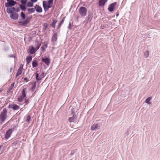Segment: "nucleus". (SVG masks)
Returning <instances> with one entry per match:
<instances>
[{
    "label": "nucleus",
    "mask_w": 160,
    "mask_h": 160,
    "mask_svg": "<svg viewBox=\"0 0 160 160\" xmlns=\"http://www.w3.org/2000/svg\"><path fill=\"white\" fill-rule=\"evenodd\" d=\"M20 16L21 18L18 22L21 26H26L32 18V17L30 16L26 17L25 14L23 12L21 13Z\"/></svg>",
    "instance_id": "nucleus-1"
},
{
    "label": "nucleus",
    "mask_w": 160,
    "mask_h": 160,
    "mask_svg": "<svg viewBox=\"0 0 160 160\" xmlns=\"http://www.w3.org/2000/svg\"><path fill=\"white\" fill-rule=\"evenodd\" d=\"M8 111L6 108L3 109L0 115V119L2 122H4L7 118Z\"/></svg>",
    "instance_id": "nucleus-2"
},
{
    "label": "nucleus",
    "mask_w": 160,
    "mask_h": 160,
    "mask_svg": "<svg viewBox=\"0 0 160 160\" xmlns=\"http://www.w3.org/2000/svg\"><path fill=\"white\" fill-rule=\"evenodd\" d=\"M102 126V124L101 122H95L92 126L91 130L92 131H96L99 129Z\"/></svg>",
    "instance_id": "nucleus-3"
},
{
    "label": "nucleus",
    "mask_w": 160,
    "mask_h": 160,
    "mask_svg": "<svg viewBox=\"0 0 160 160\" xmlns=\"http://www.w3.org/2000/svg\"><path fill=\"white\" fill-rule=\"evenodd\" d=\"M79 13L82 17H84L86 15L87 9L86 8L83 7H81L79 9Z\"/></svg>",
    "instance_id": "nucleus-4"
},
{
    "label": "nucleus",
    "mask_w": 160,
    "mask_h": 160,
    "mask_svg": "<svg viewBox=\"0 0 160 160\" xmlns=\"http://www.w3.org/2000/svg\"><path fill=\"white\" fill-rule=\"evenodd\" d=\"M7 2L5 3V6L6 7H8L12 6H14L16 4V2L14 1V0H7Z\"/></svg>",
    "instance_id": "nucleus-5"
},
{
    "label": "nucleus",
    "mask_w": 160,
    "mask_h": 160,
    "mask_svg": "<svg viewBox=\"0 0 160 160\" xmlns=\"http://www.w3.org/2000/svg\"><path fill=\"white\" fill-rule=\"evenodd\" d=\"M9 108H12L14 110H18L20 109V106L16 104H9L8 107Z\"/></svg>",
    "instance_id": "nucleus-6"
},
{
    "label": "nucleus",
    "mask_w": 160,
    "mask_h": 160,
    "mask_svg": "<svg viewBox=\"0 0 160 160\" xmlns=\"http://www.w3.org/2000/svg\"><path fill=\"white\" fill-rule=\"evenodd\" d=\"M116 4V2H114L110 4L108 8V11L110 12L113 11L114 10Z\"/></svg>",
    "instance_id": "nucleus-7"
},
{
    "label": "nucleus",
    "mask_w": 160,
    "mask_h": 160,
    "mask_svg": "<svg viewBox=\"0 0 160 160\" xmlns=\"http://www.w3.org/2000/svg\"><path fill=\"white\" fill-rule=\"evenodd\" d=\"M12 132V129H9L7 131L5 136V138L6 139H8L11 136Z\"/></svg>",
    "instance_id": "nucleus-8"
},
{
    "label": "nucleus",
    "mask_w": 160,
    "mask_h": 160,
    "mask_svg": "<svg viewBox=\"0 0 160 160\" xmlns=\"http://www.w3.org/2000/svg\"><path fill=\"white\" fill-rule=\"evenodd\" d=\"M10 17L13 20H17L18 18V15L15 12H13L10 14Z\"/></svg>",
    "instance_id": "nucleus-9"
},
{
    "label": "nucleus",
    "mask_w": 160,
    "mask_h": 160,
    "mask_svg": "<svg viewBox=\"0 0 160 160\" xmlns=\"http://www.w3.org/2000/svg\"><path fill=\"white\" fill-rule=\"evenodd\" d=\"M36 11L38 13H41L42 12V9L41 7L39 5L36 4L34 6Z\"/></svg>",
    "instance_id": "nucleus-10"
},
{
    "label": "nucleus",
    "mask_w": 160,
    "mask_h": 160,
    "mask_svg": "<svg viewBox=\"0 0 160 160\" xmlns=\"http://www.w3.org/2000/svg\"><path fill=\"white\" fill-rule=\"evenodd\" d=\"M42 61L47 65H49L50 63V59L48 58H42Z\"/></svg>",
    "instance_id": "nucleus-11"
},
{
    "label": "nucleus",
    "mask_w": 160,
    "mask_h": 160,
    "mask_svg": "<svg viewBox=\"0 0 160 160\" xmlns=\"http://www.w3.org/2000/svg\"><path fill=\"white\" fill-rule=\"evenodd\" d=\"M29 53L30 54L32 55L34 53L37 51L36 49L32 46L29 47Z\"/></svg>",
    "instance_id": "nucleus-12"
},
{
    "label": "nucleus",
    "mask_w": 160,
    "mask_h": 160,
    "mask_svg": "<svg viewBox=\"0 0 160 160\" xmlns=\"http://www.w3.org/2000/svg\"><path fill=\"white\" fill-rule=\"evenodd\" d=\"M58 33L57 32L55 33L52 36V41L53 42L56 41L57 39Z\"/></svg>",
    "instance_id": "nucleus-13"
},
{
    "label": "nucleus",
    "mask_w": 160,
    "mask_h": 160,
    "mask_svg": "<svg viewBox=\"0 0 160 160\" xmlns=\"http://www.w3.org/2000/svg\"><path fill=\"white\" fill-rule=\"evenodd\" d=\"M23 66H22V67H21V66H20L17 73L16 76V77L22 74V69H23Z\"/></svg>",
    "instance_id": "nucleus-14"
},
{
    "label": "nucleus",
    "mask_w": 160,
    "mask_h": 160,
    "mask_svg": "<svg viewBox=\"0 0 160 160\" xmlns=\"http://www.w3.org/2000/svg\"><path fill=\"white\" fill-rule=\"evenodd\" d=\"M43 6L44 8V9L45 12L48 10V5L45 2V1H43Z\"/></svg>",
    "instance_id": "nucleus-15"
},
{
    "label": "nucleus",
    "mask_w": 160,
    "mask_h": 160,
    "mask_svg": "<svg viewBox=\"0 0 160 160\" xmlns=\"http://www.w3.org/2000/svg\"><path fill=\"white\" fill-rule=\"evenodd\" d=\"M108 0H100L98 2L99 5L100 6H103Z\"/></svg>",
    "instance_id": "nucleus-16"
},
{
    "label": "nucleus",
    "mask_w": 160,
    "mask_h": 160,
    "mask_svg": "<svg viewBox=\"0 0 160 160\" xmlns=\"http://www.w3.org/2000/svg\"><path fill=\"white\" fill-rule=\"evenodd\" d=\"M38 63L36 60H34L32 63V67L33 68L37 67L38 66Z\"/></svg>",
    "instance_id": "nucleus-17"
},
{
    "label": "nucleus",
    "mask_w": 160,
    "mask_h": 160,
    "mask_svg": "<svg viewBox=\"0 0 160 160\" xmlns=\"http://www.w3.org/2000/svg\"><path fill=\"white\" fill-rule=\"evenodd\" d=\"M32 59V56H29L27 57L26 58L27 64H28L31 61Z\"/></svg>",
    "instance_id": "nucleus-18"
},
{
    "label": "nucleus",
    "mask_w": 160,
    "mask_h": 160,
    "mask_svg": "<svg viewBox=\"0 0 160 160\" xmlns=\"http://www.w3.org/2000/svg\"><path fill=\"white\" fill-rule=\"evenodd\" d=\"M27 91V88H24L23 89L22 92V95L21 96L22 97L25 98L26 96V92Z\"/></svg>",
    "instance_id": "nucleus-19"
},
{
    "label": "nucleus",
    "mask_w": 160,
    "mask_h": 160,
    "mask_svg": "<svg viewBox=\"0 0 160 160\" xmlns=\"http://www.w3.org/2000/svg\"><path fill=\"white\" fill-rule=\"evenodd\" d=\"M57 20L56 19H54L53 20L52 22L50 24V25L52 26L54 28H55L56 24L57 22Z\"/></svg>",
    "instance_id": "nucleus-20"
},
{
    "label": "nucleus",
    "mask_w": 160,
    "mask_h": 160,
    "mask_svg": "<svg viewBox=\"0 0 160 160\" xmlns=\"http://www.w3.org/2000/svg\"><path fill=\"white\" fill-rule=\"evenodd\" d=\"M36 46L35 49L37 51L39 49L41 46V43H40L38 42H36Z\"/></svg>",
    "instance_id": "nucleus-21"
},
{
    "label": "nucleus",
    "mask_w": 160,
    "mask_h": 160,
    "mask_svg": "<svg viewBox=\"0 0 160 160\" xmlns=\"http://www.w3.org/2000/svg\"><path fill=\"white\" fill-rule=\"evenodd\" d=\"M65 18V17H63L61 21H60L59 24L58 25V29H59L61 27V25L63 23L64 21V19Z\"/></svg>",
    "instance_id": "nucleus-22"
},
{
    "label": "nucleus",
    "mask_w": 160,
    "mask_h": 160,
    "mask_svg": "<svg viewBox=\"0 0 160 160\" xmlns=\"http://www.w3.org/2000/svg\"><path fill=\"white\" fill-rule=\"evenodd\" d=\"M76 120L74 117L69 118L68 119V121L70 122H74Z\"/></svg>",
    "instance_id": "nucleus-23"
},
{
    "label": "nucleus",
    "mask_w": 160,
    "mask_h": 160,
    "mask_svg": "<svg viewBox=\"0 0 160 160\" xmlns=\"http://www.w3.org/2000/svg\"><path fill=\"white\" fill-rule=\"evenodd\" d=\"M38 71H37V72L35 73L36 79L37 81H39L41 80V78H40V76L39 77V73H38Z\"/></svg>",
    "instance_id": "nucleus-24"
},
{
    "label": "nucleus",
    "mask_w": 160,
    "mask_h": 160,
    "mask_svg": "<svg viewBox=\"0 0 160 160\" xmlns=\"http://www.w3.org/2000/svg\"><path fill=\"white\" fill-rule=\"evenodd\" d=\"M149 53V51L148 50H147L145 52L144 55L145 58H147L148 57Z\"/></svg>",
    "instance_id": "nucleus-25"
},
{
    "label": "nucleus",
    "mask_w": 160,
    "mask_h": 160,
    "mask_svg": "<svg viewBox=\"0 0 160 160\" xmlns=\"http://www.w3.org/2000/svg\"><path fill=\"white\" fill-rule=\"evenodd\" d=\"M35 8H28V11L30 13H33L35 11Z\"/></svg>",
    "instance_id": "nucleus-26"
},
{
    "label": "nucleus",
    "mask_w": 160,
    "mask_h": 160,
    "mask_svg": "<svg viewBox=\"0 0 160 160\" xmlns=\"http://www.w3.org/2000/svg\"><path fill=\"white\" fill-rule=\"evenodd\" d=\"M151 97H148L146 99L145 101V102L148 104H150V101L151 100Z\"/></svg>",
    "instance_id": "nucleus-27"
},
{
    "label": "nucleus",
    "mask_w": 160,
    "mask_h": 160,
    "mask_svg": "<svg viewBox=\"0 0 160 160\" xmlns=\"http://www.w3.org/2000/svg\"><path fill=\"white\" fill-rule=\"evenodd\" d=\"M36 87V82H35L34 83L33 85L32 86L31 88V91L32 92H33L35 91V88Z\"/></svg>",
    "instance_id": "nucleus-28"
},
{
    "label": "nucleus",
    "mask_w": 160,
    "mask_h": 160,
    "mask_svg": "<svg viewBox=\"0 0 160 160\" xmlns=\"http://www.w3.org/2000/svg\"><path fill=\"white\" fill-rule=\"evenodd\" d=\"M33 2H28L27 3V6L28 7H32L33 6Z\"/></svg>",
    "instance_id": "nucleus-29"
},
{
    "label": "nucleus",
    "mask_w": 160,
    "mask_h": 160,
    "mask_svg": "<svg viewBox=\"0 0 160 160\" xmlns=\"http://www.w3.org/2000/svg\"><path fill=\"white\" fill-rule=\"evenodd\" d=\"M20 7L21 9L23 11H25L26 10V8L25 5H20Z\"/></svg>",
    "instance_id": "nucleus-30"
},
{
    "label": "nucleus",
    "mask_w": 160,
    "mask_h": 160,
    "mask_svg": "<svg viewBox=\"0 0 160 160\" xmlns=\"http://www.w3.org/2000/svg\"><path fill=\"white\" fill-rule=\"evenodd\" d=\"M7 12L8 13H10V14L13 12L11 8H7Z\"/></svg>",
    "instance_id": "nucleus-31"
},
{
    "label": "nucleus",
    "mask_w": 160,
    "mask_h": 160,
    "mask_svg": "<svg viewBox=\"0 0 160 160\" xmlns=\"http://www.w3.org/2000/svg\"><path fill=\"white\" fill-rule=\"evenodd\" d=\"M31 119V116L30 115H28L27 117V119L26 120V122H29Z\"/></svg>",
    "instance_id": "nucleus-32"
},
{
    "label": "nucleus",
    "mask_w": 160,
    "mask_h": 160,
    "mask_svg": "<svg viewBox=\"0 0 160 160\" xmlns=\"http://www.w3.org/2000/svg\"><path fill=\"white\" fill-rule=\"evenodd\" d=\"M45 75L46 74L44 72H42L40 76V78L41 79V78H44L45 76Z\"/></svg>",
    "instance_id": "nucleus-33"
},
{
    "label": "nucleus",
    "mask_w": 160,
    "mask_h": 160,
    "mask_svg": "<svg viewBox=\"0 0 160 160\" xmlns=\"http://www.w3.org/2000/svg\"><path fill=\"white\" fill-rule=\"evenodd\" d=\"M15 83H13L11 85V86L9 87V90H11L14 87V85Z\"/></svg>",
    "instance_id": "nucleus-34"
},
{
    "label": "nucleus",
    "mask_w": 160,
    "mask_h": 160,
    "mask_svg": "<svg viewBox=\"0 0 160 160\" xmlns=\"http://www.w3.org/2000/svg\"><path fill=\"white\" fill-rule=\"evenodd\" d=\"M24 98L22 97V96H21L20 98H18V100L19 102H21L23 99Z\"/></svg>",
    "instance_id": "nucleus-35"
},
{
    "label": "nucleus",
    "mask_w": 160,
    "mask_h": 160,
    "mask_svg": "<svg viewBox=\"0 0 160 160\" xmlns=\"http://www.w3.org/2000/svg\"><path fill=\"white\" fill-rule=\"evenodd\" d=\"M22 4H25L26 3L27 0H21Z\"/></svg>",
    "instance_id": "nucleus-36"
},
{
    "label": "nucleus",
    "mask_w": 160,
    "mask_h": 160,
    "mask_svg": "<svg viewBox=\"0 0 160 160\" xmlns=\"http://www.w3.org/2000/svg\"><path fill=\"white\" fill-rule=\"evenodd\" d=\"M53 2V0H49L48 2V4H52Z\"/></svg>",
    "instance_id": "nucleus-37"
},
{
    "label": "nucleus",
    "mask_w": 160,
    "mask_h": 160,
    "mask_svg": "<svg viewBox=\"0 0 160 160\" xmlns=\"http://www.w3.org/2000/svg\"><path fill=\"white\" fill-rule=\"evenodd\" d=\"M29 102V101L28 99H26L25 100V105H27V104Z\"/></svg>",
    "instance_id": "nucleus-38"
},
{
    "label": "nucleus",
    "mask_w": 160,
    "mask_h": 160,
    "mask_svg": "<svg viewBox=\"0 0 160 160\" xmlns=\"http://www.w3.org/2000/svg\"><path fill=\"white\" fill-rule=\"evenodd\" d=\"M23 78L24 79V81H25L26 82H27L29 81L28 78Z\"/></svg>",
    "instance_id": "nucleus-39"
},
{
    "label": "nucleus",
    "mask_w": 160,
    "mask_h": 160,
    "mask_svg": "<svg viewBox=\"0 0 160 160\" xmlns=\"http://www.w3.org/2000/svg\"><path fill=\"white\" fill-rule=\"evenodd\" d=\"M45 48H46L44 47V46H42L41 48V49L42 51H45L46 50Z\"/></svg>",
    "instance_id": "nucleus-40"
},
{
    "label": "nucleus",
    "mask_w": 160,
    "mask_h": 160,
    "mask_svg": "<svg viewBox=\"0 0 160 160\" xmlns=\"http://www.w3.org/2000/svg\"><path fill=\"white\" fill-rule=\"evenodd\" d=\"M11 8L12 11V12H13L15 11L16 10V8L14 7H12Z\"/></svg>",
    "instance_id": "nucleus-41"
},
{
    "label": "nucleus",
    "mask_w": 160,
    "mask_h": 160,
    "mask_svg": "<svg viewBox=\"0 0 160 160\" xmlns=\"http://www.w3.org/2000/svg\"><path fill=\"white\" fill-rule=\"evenodd\" d=\"M16 12H18L20 11V9L19 8H18L17 9H16L15 11Z\"/></svg>",
    "instance_id": "nucleus-42"
},
{
    "label": "nucleus",
    "mask_w": 160,
    "mask_h": 160,
    "mask_svg": "<svg viewBox=\"0 0 160 160\" xmlns=\"http://www.w3.org/2000/svg\"><path fill=\"white\" fill-rule=\"evenodd\" d=\"M32 2H37L38 0H30Z\"/></svg>",
    "instance_id": "nucleus-43"
},
{
    "label": "nucleus",
    "mask_w": 160,
    "mask_h": 160,
    "mask_svg": "<svg viewBox=\"0 0 160 160\" xmlns=\"http://www.w3.org/2000/svg\"><path fill=\"white\" fill-rule=\"evenodd\" d=\"M71 24V22H70L69 23V26L68 27V28L69 29H71V28H70Z\"/></svg>",
    "instance_id": "nucleus-44"
},
{
    "label": "nucleus",
    "mask_w": 160,
    "mask_h": 160,
    "mask_svg": "<svg viewBox=\"0 0 160 160\" xmlns=\"http://www.w3.org/2000/svg\"><path fill=\"white\" fill-rule=\"evenodd\" d=\"M44 26L46 27L44 29V28H43L44 29H46V28H47L48 27V25L47 24H45L44 25Z\"/></svg>",
    "instance_id": "nucleus-45"
},
{
    "label": "nucleus",
    "mask_w": 160,
    "mask_h": 160,
    "mask_svg": "<svg viewBox=\"0 0 160 160\" xmlns=\"http://www.w3.org/2000/svg\"><path fill=\"white\" fill-rule=\"evenodd\" d=\"M128 131H127V132H126L125 133V135L126 136H127V135H128Z\"/></svg>",
    "instance_id": "nucleus-46"
},
{
    "label": "nucleus",
    "mask_w": 160,
    "mask_h": 160,
    "mask_svg": "<svg viewBox=\"0 0 160 160\" xmlns=\"http://www.w3.org/2000/svg\"><path fill=\"white\" fill-rule=\"evenodd\" d=\"M48 8L49 9V8H51V7H52V6L50 5H48Z\"/></svg>",
    "instance_id": "nucleus-47"
},
{
    "label": "nucleus",
    "mask_w": 160,
    "mask_h": 160,
    "mask_svg": "<svg viewBox=\"0 0 160 160\" xmlns=\"http://www.w3.org/2000/svg\"><path fill=\"white\" fill-rule=\"evenodd\" d=\"M91 16L89 14L88 15V19L89 20V19L91 18Z\"/></svg>",
    "instance_id": "nucleus-48"
},
{
    "label": "nucleus",
    "mask_w": 160,
    "mask_h": 160,
    "mask_svg": "<svg viewBox=\"0 0 160 160\" xmlns=\"http://www.w3.org/2000/svg\"><path fill=\"white\" fill-rule=\"evenodd\" d=\"M44 46V47H45V48H47L48 47V46L47 44L45 45Z\"/></svg>",
    "instance_id": "nucleus-49"
},
{
    "label": "nucleus",
    "mask_w": 160,
    "mask_h": 160,
    "mask_svg": "<svg viewBox=\"0 0 160 160\" xmlns=\"http://www.w3.org/2000/svg\"><path fill=\"white\" fill-rule=\"evenodd\" d=\"M12 70V68H10V72H11V71Z\"/></svg>",
    "instance_id": "nucleus-50"
},
{
    "label": "nucleus",
    "mask_w": 160,
    "mask_h": 160,
    "mask_svg": "<svg viewBox=\"0 0 160 160\" xmlns=\"http://www.w3.org/2000/svg\"><path fill=\"white\" fill-rule=\"evenodd\" d=\"M21 67H22V66H23V65H21Z\"/></svg>",
    "instance_id": "nucleus-51"
}]
</instances>
